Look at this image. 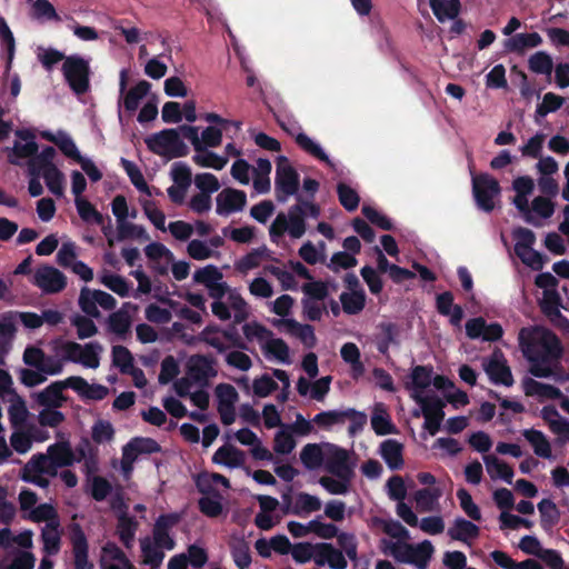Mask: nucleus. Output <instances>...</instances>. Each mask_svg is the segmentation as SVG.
Wrapping results in <instances>:
<instances>
[{"instance_id":"1","label":"nucleus","mask_w":569,"mask_h":569,"mask_svg":"<svg viewBox=\"0 0 569 569\" xmlns=\"http://www.w3.org/2000/svg\"><path fill=\"white\" fill-rule=\"evenodd\" d=\"M522 356H562L557 335L541 326L522 327L518 333Z\"/></svg>"},{"instance_id":"2","label":"nucleus","mask_w":569,"mask_h":569,"mask_svg":"<svg viewBox=\"0 0 569 569\" xmlns=\"http://www.w3.org/2000/svg\"><path fill=\"white\" fill-rule=\"evenodd\" d=\"M147 148L154 154L167 159L181 158L189 154V147L181 139L177 129H163L144 139Z\"/></svg>"},{"instance_id":"3","label":"nucleus","mask_w":569,"mask_h":569,"mask_svg":"<svg viewBox=\"0 0 569 569\" xmlns=\"http://www.w3.org/2000/svg\"><path fill=\"white\" fill-rule=\"evenodd\" d=\"M216 375L212 359L190 358L186 377L176 381L173 387L180 397H186L194 385L202 387Z\"/></svg>"},{"instance_id":"4","label":"nucleus","mask_w":569,"mask_h":569,"mask_svg":"<svg viewBox=\"0 0 569 569\" xmlns=\"http://www.w3.org/2000/svg\"><path fill=\"white\" fill-rule=\"evenodd\" d=\"M63 77L70 89L77 94H84L90 89V66L89 62L78 56H68L62 64Z\"/></svg>"},{"instance_id":"5","label":"nucleus","mask_w":569,"mask_h":569,"mask_svg":"<svg viewBox=\"0 0 569 569\" xmlns=\"http://www.w3.org/2000/svg\"><path fill=\"white\" fill-rule=\"evenodd\" d=\"M529 372L537 378H552L556 382L569 380V358H527Z\"/></svg>"},{"instance_id":"6","label":"nucleus","mask_w":569,"mask_h":569,"mask_svg":"<svg viewBox=\"0 0 569 569\" xmlns=\"http://www.w3.org/2000/svg\"><path fill=\"white\" fill-rule=\"evenodd\" d=\"M248 341H257L264 356H284V340L274 338L271 330L258 322L246 323L242 327Z\"/></svg>"},{"instance_id":"7","label":"nucleus","mask_w":569,"mask_h":569,"mask_svg":"<svg viewBox=\"0 0 569 569\" xmlns=\"http://www.w3.org/2000/svg\"><path fill=\"white\" fill-rule=\"evenodd\" d=\"M501 188L496 178L489 173H479L472 177V192L477 206L491 212L495 209L493 199L500 194Z\"/></svg>"},{"instance_id":"8","label":"nucleus","mask_w":569,"mask_h":569,"mask_svg":"<svg viewBox=\"0 0 569 569\" xmlns=\"http://www.w3.org/2000/svg\"><path fill=\"white\" fill-rule=\"evenodd\" d=\"M412 399L421 408L425 417L423 428L435 436L439 430L445 418V402L438 396L412 395Z\"/></svg>"},{"instance_id":"9","label":"nucleus","mask_w":569,"mask_h":569,"mask_svg":"<svg viewBox=\"0 0 569 569\" xmlns=\"http://www.w3.org/2000/svg\"><path fill=\"white\" fill-rule=\"evenodd\" d=\"M78 303L84 315L98 319L101 316L98 306L104 310H113L117 306V300L106 291L83 287L80 291Z\"/></svg>"},{"instance_id":"10","label":"nucleus","mask_w":569,"mask_h":569,"mask_svg":"<svg viewBox=\"0 0 569 569\" xmlns=\"http://www.w3.org/2000/svg\"><path fill=\"white\" fill-rule=\"evenodd\" d=\"M299 190L300 176L292 166L287 163V197L296 196L298 200L296 207H300L303 211V219L307 217L317 219L320 216V207L313 203V200H305Z\"/></svg>"},{"instance_id":"11","label":"nucleus","mask_w":569,"mask_h":569,"mask_svg":"<svg viewBox=\"0 0 569 569\" xmlns=\"http://www.w3.org/2000/svg\"><path fill=\"white\" fill-rule=\"evenodd\" d=\"M13 429L14 430L10 436V445L11 448L20 455H24L30 451L33 441L41 442L48 439V433L40 430L34 425Z\"/></svg>"},{"instance_id":"12","label":"nucleus","mask_w":569,"mask_h":569,"mask_svg":"<svg viewBox=\"0 0 569 569\" xmlns=\"http://www.w3.org/2000/svg\"><path fill=\"white\" fill-rule=\"evenodd\" d=\"M33 283L46 293H57L67 286L66 276L52 266H42L37 269Z\"/></svg>"},{"instance_id":"13","label":"nucleus","mask_w":569,"mask_h":569,"mask_svg":"<svg viewBox=\"0 0 569 569\" xmlns=\"http://www.w3.org/2000/svg\"><path fill=\"white\" fill-rule=\"evenodd\" d=\"M218 411L223 425L229 426L236 420L234 406L239 399L237 390L231 385H219L216 388Z\"/></svg>"},{"instance_id":"14","label":"nucleus","mask_w":569,"mask_h":569,"mask_svg":"<svg viewBox=\"0 0 569 569\" xmlns=\"http://www.w3.org/2000/svg\"><path fill=\"white\" fill-rule=\"evenodd\" d=\"M466 333L470 339L495 342L502 337L503 330L499 323H487L482 317H478L466 322Z\"/></svg>"},{"instance_id":"15","label":"nucleus","mask_w":569,"mask_h":569,"mask_svg":"<svg viewBox=\"0 0 569 569\" xmlns=\"http://www.w3.org/2000/svg\"><path fill=\"white\" fill-rule=\"evenodd\" d=\"M217 213L228 216L232 212L241 211L247 203L246 192L232 188L223 189L216 198Z\"/></svg>"},{"instance_id":"16","label":"nucleus","mask_w":569,"mask_h":569,"mask_svg":"<svg viewBox=\"0 0 569 569\" xmlns=\"http://www.w3.org/2000/svg\"><path fill=\"white\" fill-rule=\"evenodd\" d=\"M326 468L331 475L340 479L351 480L353 476L349 463V453L340 447H332L326 459Z\"/></svg>"},{"instance_id":"17","label":"nucleus","mask_w":569,"mask_h":569,"mask_svg":"<svg viewBox=\"0 0 569 569\" xmlns=\"http://www.w3.org/2000/svg\"><path fill=\"white\" fill-rule=\"evenodd\" d=\"M321 508V501L318 497L306 492H300L295 497L287 491V515L293 513L300 517L318 511Z\"/></svg>"},{"instance_id":"18","label":"nucleus","mask_w":569,"mask_h":569,"mask_svg":"<svg viewBox=\"0 0 569 569\" xmlns=\"http://www.w3.org/2000/svg\"><path fill=\"white\" fill-rule=\"evenodd\" d=\"M483 368L489 379L495 385L511 387L515 382L510 367L506 358H488Z\"/></svg>"},{"instance_id":"19","label":"nucleus","mask_w":569,"mask_h":569,"mask_svg":"<svg viewBox=\"0 0 569 569\" xmlns=\"http://www.w3.org/2000/svg\"><path fill=\"white\" fill-rule=\"evenodd\" d=\"M102 569H134L123 551L113 542H107L101 550Z\"/></svg>"},{"instance_id":"20","label":"nucleus","mask_w":569,"mask_h":569,"mask_svg":"<svg viewBox=\"0 0 569 569\" xmlns=\"http://www.w3.org/2000/svg\"><path fill=\"white\" fill-rule=\"evenodd\" d=\"M69 388L67 379L49 385L34 396L36 402L43 408H60L66 401L63 389Z\"/></svg>"},{"instance_id":"21","label":"nucleus","mask_w":569,"mask_h":569,"mask_svg":"<svg viewBox=\"0 0 569 569\" xmlns=\"http://www.w3.org/2000/svg\"><path fill=\"white\" fill-rule=\"evenodd\" d=\"M212 462L229 469L241 468L246 462V453L232 445H223L213 453Z\"/></svg>"},{"instance_id":"22","label":"nucleus","mask_w":569,"mask_h":569,"mask_svg":"<svg viewBox=\"0 0 569 569\" xmlns=\"http://www.w3.org/2000/svg\"><path fill=\"white\" fill-rule=\"evenodd\" d=\"M399 337L400 328L396 323L382 322L375 335L373 343L380 353L387 355L390 347L399 345Z\"/></svg>"},{"instance_id":"23","label":"nucleus","mask_w":569,"mask_h":569,"mask_svg":"<svg viewBox=\"0 0 569 569\" xmlns=\"http://www.w3.org/2000/svg\"><path fill=\"white\" fill-rule=\"evenodd\" d=\"M540 413L541 418L548 423L551 432L557 435L561 442L569 441V420L560 417L555 406H545Z\"/></svg>"},{"instance_id":"24","label":"nucleus","mask_w":569,"mask_h":569,"mask_svg":"<svg viewBox=\"0 0 569 569\" xmlns=\"http://www.w3.org/2000/svg\"><path fill=\"white\" fill-rule=\"evenodd\" d=\"M379 452L390 470L402 469L405 465L403 446L398 440L387 439L382 441Z\"/></svg>"},{"instance_id":"25","label":"nucleus","mask_w":569,"mask_h":569,"mask_svg":"<svg viewBox=\"0 0 569 569\" xmlns=\"http://www.w3.org/2000/svg\"><path fill=\"white\" fill-rule=\"evenodd\" d=\"M8 406V418L12 428L28 427L26 425L29 418V410L26 400L18 393H11V397L7 398Z\"/></svg>"},{"instance_id":"26","label":"nucleus","mask_w":569,"mask_h":569,"mask_svg":"<svg viewBox=\"0 0 569 569\" xmlns=\"http://www.w3.org/2000/svg\"><path fill=\"white\" fill-rule=\"evenodd\" d=\"M72 552L74 569H87L91 567L88 559V542L79 526H74L71 532Z\"/></svg>"},{"instance_id":"27","label":"nucleus","mask_w":569,"mask_h":569,"mask_svg":"<svg viewBox=\"0 0 569 569\" xmlns=\"http://www.w3.org/2000/svg\"><path fill=\"white\" fill-rule=\"evenodd\" d=\"M67 385H69V388L77 391L81 397L90 400H102L109 392L107 387L102 385H89L80 377L67 378Z\"/></svg>"},{"instance_id":"28","label":"nucleus","mask_w":569,"mask_h":569,"mask_svg":"<svg viewBox=\"0 0 569 569\" xmlns=\"http://www.w3.org/2000/svg\"><path fill=\"white\" fill-rule=\"evenodd\" d=\"M234 437L241 445L250 447V452L254 459L270 460L272 458L271 452L262 446L260 439L250 429H240Z\"/></svg>"},{"instance_id":"29","label":"nucleus","mask_w":569,"mask_h":569,"mask_svg":"<svg viewBox=\"0 0 569 569\" xmlns=\"http://www.w3.org/2000/svg\"><path fill=\"white\" fill-rule=\"evenodd\" d=\"M132 320L128 311L119 309L109 315L107 321L108 331L113 333L118 340H126L131 333Z\"/></svg>"},{"instance_id":"30","label":"nucleus","mask_w":569,"mask_h":569,"mask_svg":"<svg viewBox=\"0 0 569 569\" xmlns=\"http://www.w3.org/2000/svg\"><path fill=\"white\" fill-rule=\"evenodd\" d=\"M447 533L452 540L470 545L471 540L478 538L480 529L473 522L459 517L455 520L453 526L448 529Z\"/></svg>"},{"instance_id":"31","label":"nucleus","mask_w":569,"mask_h":569,"mask_svg":"<svg viewBox=\"0 0 569 569\" xmlns=\"http://www.w3.org/2000/svg\"><path fill=\"white\" fill-rule=\"evenodd\" d=\"M177 522L174 516H161L154 526L152 545H157L161 549L171 550L174 541L168 532V528Z\"/></svg>"},{"instance_id":"32","label":"nucleus","mask_w":569,"mask_h":569,"mask_svg":"<svg viewBox=\"0 0 569 569\" xmlns=\"http://www.w3.org/2000/svg\"><path fill=\"white\" fill-rule=\"evenodd\" d=\"M287 134L293 136L297 146L305 151L306 153L312 156L313 158L318 159L319 161L325 162L328 166H332L331 160L326 154V152L322 150V148L316 143L309 136H307L305 132H299L297 134L293 133V131L287 126Z\"/></svg>"},{"instance_id":"33","label":"nucleus","mask_w":569,"mask_h":569,"mask_svg":"<svg viewBox=\"0 0 569 569\" xmlns=\"http://www.w3.org/2000/svg\"><path fill=\"white\" fill-rule=\"evenodd\" d=\"M542 43V38L538 32L517 33L506 40L505 48L510 52L522 54L528 48H536Z\"/></svg>"},{"instance_id":"34","label":"nucleus","mask_w":569,"mask_h":569,"mask_svg":"<svg viewBox=\"0 0 569 569\" xmlns=\"http://www.w3.org/2000/svg\"><path fill=\"white\" fill-rule=\"evenodd\" d=\"M47 455L57 470L62 467H69L76 461L74 453L68 442H58L49 446Z\"/></svg>"},{"instance_id":"35","label":"nucleus","mask_w":569,"mask_h":569,"mask_svg":"<svg viewBox=\"0 0 569 569\" xmlns=\"http://www.w3.org/2000/svg\"><path fill=\"white\" fill-rule=\"evenodd\" d=\"M525 439L533 448V452L543 459H549L552 455L550 442L545 433L537 429H525L522 431Z\"/></svg>"},{"instance_id":"36","label":"nucleus","mask_w":569,"mask_h":569,"mask_svg":"<svg viewBox=\"0 0 569 569\" xmlns=\"http://www.w3.org/2000/svg\"><path fill=\"white\" fill-rule=\"evenodd\" d=\"M487 466V471L491 478H500L507 483H512L513 469L505 461L500 460L493 455H487L483 457Z\"/></svg>"},{"instance_id":"37","label":"nucleus","mask_w":569,"mask_h":569,"mask_svg":"<svg viewBox=\"0 0 569 569\" xmlns=\"http://www.w3.org/2000/svg\"><path fill=\"white\" fill-rule=\"evenodd\" d=\"M540 526L543 530H551L560 520V511L551 499H542L538 503Z\"/></svg>"},{"instance_id":"38","label":"nucleus","mask_w":569,"mask_h":569,"mask_svg":"<svg viewBox=\"0 0 569 569\" xmlns=\"http://www.w3.org/2000/svg\"><path fill=\"white\" fill-rule=\"evenodd\" d=\"M287 335L299 339L307 348L315 346V331L310 325H301L293 319L287 318Z\"/></svg>"},{"instance_id":"39","label":"nucleus","mask_w":569,"mask_h":569,"mask_svg":"<svg viewBox=\"0 0 569 569\" xmlns=\"http://www.w3.org/2000/svg\"><path fill=\"white\" fill-rule=\"evenodd\" d=\"M151 84L147 80L139 81L129 89L123 98V107L127 111L133 112L138 109L140 101L148 94Z\"/></svg>"},{"instance_id":"40","label":"nucleus","mask_w":569,"mask_h":569,"mask_svg":"<svg viewBox=\"0 0 569 569\" xmlns=\"http://www.w3.org/2000/svg\"><path fill=\"white\" fill-rule=\"evenodd\" d=\"M342 310L347 315H358L366 306V293L363 289L353 292H342L340 295Z\"/></svg>"},{"instance_id":"41","label":"nucleus","mask_w":569,"mask_h":569,"mask_svg":"<svg viewBox=\"0 0 569 569\" xmlns=\"http://www.w3.org/2000/svg\"><path fill=\"white\" fill-rule=\"evenodd\" d=\"M43 550L48 555H56L60 550L61 535L57 522H48L41 532Z\"/></svg>"},{"instance_id":"42","label":"nucleus","mask_w":569,"mask_h":569,"mask_svg":"<svg viewBox=\"0 0 569 569\" xmlns=\"http://www.w3.org/2000/svg\"><path fill=\"white\" fill-rule=\"evenodd\" d=\"M306 232L303 211L300 207L292 206L287 212V233L295 239L301 238Z\"/></svg>"},{"instance_id":"43","label":"nucleus","mask_w":569,"mask_h":569,"mask_svg":"<svg viewBox=\"0 0 569 569\" xmlns=\"http://www.w3.org/2000/svg\"><path fill=\"white\" fill-rule=\"evenodd\" d=\"M528 68L533 73L550 77L553 70V61L546 51H537L528 59Z\"/></svg>"},{"instance_id":"44","label":"nucleus","mask_w":569,"mask_h":569,"mask_svg":"<svg viewBox=\"0 0 569 569\" xmlns=\"http://www.w3.org/2000/svg\"><path fill=\"white\" fill-rule=\"evenodd\" d=\"M24 361L29 367H37L46 376V379L60 373L63 368L59 358H24Z\"/></svg>"},{"instance_id":"45","label":"nucleus","mask_w":569,"mask_h":569,"mask_svg":"<svg viewBox=\"0 0 569 569\" xmlns=\"http://www.w3.org/2000/svg\"><path fill=\"white\" fill-rule=\"evenodd\" d=\"M432 369L417 366L411 375V396L419 393L425 395V390L431 385Z\"/></svg>"},{"instance_id":"46","label":"nucleus","mask_w":569,"mask_h":569,"mask_svg":"<svg viewBox=\"0 0 569 569\" xmlns=\"http://www.w3.org/2000/svg\"><path fill=\"white\" fill-rule=\"evenodd\" d=\"M254 548L263 558L270 557L272 551L279 555H284V536L278 535L269 540L258 539L254 543Z\"/></svg>"},{"instance_id":"47","label":"nucleus","mask_w":569,"mask_h":569,"mask_svg":"<svg viewBox=\"0 0 569 569\" xmlns=\"http://www.w3.org/2000/svg\"><path fill=\"white\" fill-rule=\"evenodd\" d=\"M192 161L197 166L202 168H212L214 170H221L227 164L228 159L204 148V151L197 152L194 156H192Z\"/></svg>"},{"instance_id":"48","label":"nucleus","mask_w":569,"mask_h":569,"mask_svg":"<svg viewBox=\"0 0 569 569\" xmlns=\"http://www.w3.org/2000/svg\"><path fill=\"white\" fill-rule=\"evenodd\" d=\"M17 328L11 318L3 317L0 320V356H6L12 348Z\"/></svg>"},{"instance_id":"49","label":"nucleus","mask_w":569,"mask_h":569,"mask_svg":"<svg viewBox=\"0 0 569 569\" xmlns=\"http://www.w3.org/2000/svg\"><path fill=\"white\" fill-rule=\"evenodd\" d=\"M127 239L149 240L144 227L128 222L127 220L117 224V240L124 241Z\"/></svg>"},{"instance_id":"50","label":"nucleus","mask_w":569,"mask_h":569,"mask_svg":"<svg viewBox=\"0 0 569 569\" xmlns=\"http://www.w3.org/2000/svg\"><path fill=\"white\" fill-rule=\"evenodd\" d=\"M346 410H328L317 413L312 422L322 429H330L337 425L346 422Z\"/></svg>"},{"instance_id":"51","label":"nucleus","mask_w":569,"mask_h":569,"mask_svg":"<svg viewBox=\"0 0 569 569\" xmlns=\"http://www.w3.org/2000/svg\"><path fill=\"white\" fill-rule=\"evenodd\" d=\"M300 460L306 468L316 469L323 463L325 457L319 445L308 443L301 450Z\"/></svg>"},{"instance_id":"52","label":"nucleus","mask_w":569,"mask_h":569,"mask_svg":"<svg viewBox=\"0 0 569 569\" xmlns=\"http://www.w3.org/2000/svg\"><path fill=\"white\" fill-rule=\"evenodd\" d=\"M337 194L340 204L347 211H355L359 207L360 197L358 192L345 182L337 184Z\"/></svg>"},{"instance_id":"53","label":"nucleus","mask_w":569,"mask_h":569,"mask_svg":"<svg viewBox=\"0 0 569 569\" xmlns=\"http://www.w3.org/2000/svg\"><path fill=\"white\" fill-rule=\"evenodd\" d=\"M382 542L386 545L383 550L386 553L389 551V553L399 562L412 563V545L400 541L392 542L388 540H382Z\"/></svg>"},{"instance_id":"54","label":"nucleus","mask_w":569,"mask_h":569,"mask_svg":"<svg viewBox=\"0 0 569 569\" xmlns=\"http://www.w3.org/2000/svg\"><path fill=\"white\" fill-rule=\"evenodd\" d=\"M23 468H27V471H37L38 473H43L49 477H56L58 475L57 469L53 467L50 457L46 455H37L33 456Z\"/></svg>"},{"instance_id":"55","label":"nucleus","mask_w":569,"mask_h":569,"mask_svg":"<svg viewBox=\"0 0 569 569\" xmlns=\"http://www.w3.org/2000/svg\"><path fill=\"white\" fill-rule=\"evenodd\" d=\"M121 164L128 174L131 183L141 192L151 194L148 183L144 180V177L140 169L130 160L121 158Z\"/></svg>"},{"instance_id":"56","label":"nucleus","mask_w":569,"mask_h":569,"mask_svg":"<svg viewBox=\"0 0 569 569\" xmlns=\"http://www.w3.org/2000/svg\"><path fill=\"white\" fill-rule=\"evenodd\" d=\"M222 272L213 264H208L203 268H199L193 273V281L203 284L206 288L222 280Z\"/></svg>"},{"instance_id":"57","label":"nucleus","mask_w":569,"mask_h":569,"mask_svg":"<svg viewBox=\"0 0 569 569\" xmlns=\"http://www.w3.org/2000/svg\"><path fill=\"white\" fill-rule=\"evenodd\" d=\"M137 527H138V522L133 518H131L127 515L120 516L119 522H118V533H119L120 540L123 542V545L126 547L131 546L133 538H134Z\"/></svg>"},{"instance_id":"58","label":"nucleus","mask_w":569,"mask_h":569,"mask_svg":"<svg viewBox=\"0 0 569 569\" xmlns=\"http://www.w3.org/2000/svg\"><path fill=\"white\" fill-rule=\"evenodd\" d=\"M269 250L266 247L252 249L243 256L237 263V269L241 272L257 268L261 260L267 257Z\"/></svg>"},{"instance_id":"59","label":"nucleus","mask_w":569,"mask_h":569,"mask_svg":"<svg viewBox=\"0 0 569 569\" xmlns=\"http://www.w3.org/2000/svg\"><path fill=\"white\" fill-rule=\"evenodd\" d=\"M141 550L146 565H149L151 569H156L160 566L164 557L163 549L159 548L157 545H152L150 540H146L141 542Z\"/></svg>"},{"instance_id":"60","label":"nucleus","mask_w":569,"mask_h":569,"mask_svg":"<svg viewBox=\"0 0 569 569\" xmlns=\"http://www.w3.org/2000/svg\"><path fill=\"white\" fill-rule=\"evenodd\" d=\"M92 317L76 315L71 318V325L76 327L79 339H86L94 336L98 332Z\"/></svg>"},{"instance_id":"61","label":"nucleus","mask_w":569,"mask_h":569,"mask_svg":"<svg viewBox=\"0 0 569 569\" xmlns=\"http://www.w3.org/2000/svg\"><path fill=\"white\" fill-rule=\"evenodd\" d=\"M565 102V99L561 96H558L553 92H547L543 96L542 102L539 103L536 108V117H546L550 112H556L559 110Z\"/></svg>"},{"instance_id":"62","label":"nucleus","mask_w":569,"mask_h":569,"mask_svg":"<svg viewBox=\"0 0 569 569\" xmlns=\"http://www.w3.org/2000/svg\"><path fill=\"white\" fill-rule=\"evenodd\" d=\"M102 284L113 291L120 297H128L130 284L129 282L119 274H104L100 278Z\"/></svg>"},{"instance_id":"63","label":"nucleus","mask_w":569,"mask_h":569,"mask_svg":"<svg viewBox=\"0 0 569 569\" xmlns=\"http://www.w3.org/2000/svg\"><path fill=\"white\" fill-rule=\"evenodd\" d=\"M457 498L460 501V507L465 513L475 521L481 520V511L479 507L473 502L471 495L467 489L460 488L457 491Z\"/></svg>"},{"instance_id":"64","label":"nucleus","mask_w":569,"mask_h":569,"mask_svg":"<svg viewBox=\"0 0 569 569\" xmlns=\"http://www.w3.org/2000/svg\"><path fill=\"white\" fill-rule=\"evenodd\" d=\"M171 178L176 184L188 189L192 182V172L186 162H174L171 168Z\"/></svg>"}]
</instances>
